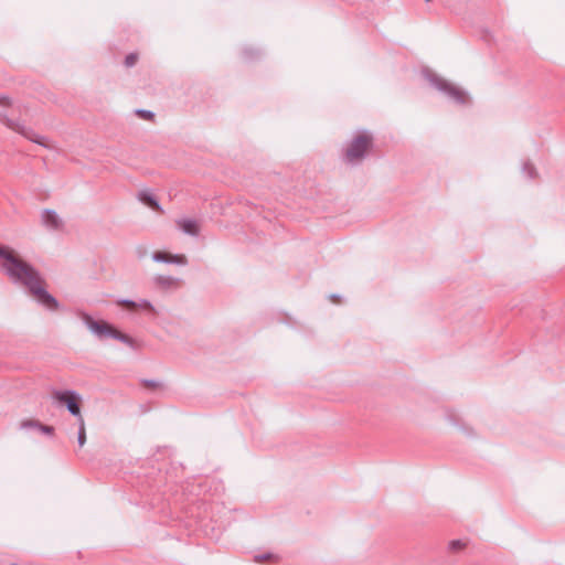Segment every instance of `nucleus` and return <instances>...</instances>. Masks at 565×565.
Segmentation results:
<instances>
[{
	"label": "nucleus",
	"mask_w": 565,
	"mask_h": 565,
	"mask_svg": "<svg viewBox=\"0 0 565 565\" xmlns=\"http://www.w3.org/2000/svg\"><path fill=\"white\" fill-rule=\"evenodd\" d=\"M2 269L13 284L25 287L29 294L46 309L57 310V299L45 289V280L41 273L31 264L19 257L13 250L0 245Z\"/></svg>",
	"instance_id": "f257e3e1"
},
{
	"label": "nucleus",
	"mask_w": 565,
	"mask_h": 565,
	"mask_svg": "<svg viewBox=\"0 0 565 565\" xmlns=\"http://www.w3.org/2000/svg\"><path fill=\"white\" fill-rule=\"evenodd\" d=\"M81 318H82L84 324L89 329V331L93 334H95L98 339L103 340L106 338H111V339L118 340L129 347L135 345V340L131 337L118 331L108 322L96 321L89 315L84 313V312L81 315Z\"/></svg>",
	"instance_id": "f03ea898"
},
{
	"label": "nucleus",
	"mask_w": 565,
	"mask_h": 565,
	"mask_svg": "<svg viewBox=\"0 0 565 565\" xmlns=\"http://www.w3.org/2000/svg\"><path fill=\"white\" fill-rule=\"evenodd\" d=\"M372 138L366 134L356 136L348 146L344 159L348 163H356L361 161L370 148Z\"/></svg>",
	"instance_id": "7ed1b4c3"
},
{
	"label": "nucleus",
	"mask_w": 565,
	"mask_h": 565,
	"mask_svg": "<svg viewBox=\"0 0 565 565\" xmlns=\"http://www.w3.org/2000/svg\"><path fill=\"white\" fill-rule=\"evenodd\" d=\"M0 122L6 125L9 129L22 135L26 139L35 142L42 147H47L44 142V137L36 135L31 128L24 126L20 119H11L6 113H0Z\"/></svg>",
	"instance_id": "20e7f679"
},
{
	"label": "nucleus",
	"mask_w": 565,
	"mask_h": 565,
	"mask_svg": "<svg viewBox=\"0 0 565 565\" xmlns=\"http://www.w3.org/2000/svg\"><path fill=\"white\" fill-rule=\"evenodd\" d=\"M53 397L55 401L64 404L67 411L77 418V422L83 418L81 414V395L74 390L54 391Z\"/></svg>",
	"instance_id": "39448f33"
},
{
	"label": "nucleus",
	"mask_w": 565,
	"mask_h": 565,
	"mask_svg": "<svg viewBox=\"0 0 565 565\" xmlns=\"http://www.w3.org/2000/svg\"><path fill=\"white\" fill-rule=\"evenodd\" d=\"M430 84L437 88L438 90L446 94L449 98L454 99L458 104H465L467 102V96L463 90L454 86L446 79L439 77L436 74H431L428 77Z\"/></svg>",
	"instance_id": "423d86ee"
},
{
	"label": "nucleus",
	"mask_w": 565,
	"mask_h": 565,
	"mask_svg": "<svg viewBox=\"0 0 565 565\" xmlns=\"http://www.w3.org/2000/svg\"><path fill=\"white\" fill-rule=\"evenodd\" d=\"M42 224L50 231H60L63 228V221L54 210L45 209L41 214Z\"/></svg>",
	"instance_id": "0eeeda50"
},
{
	"label": "nucleus",
	"mask_w": 565,
	"mask_h": 565,
	"mask_svg": "<svg viewBox=\"0 0 565 565\" xmlns=\"http://www.w3.org/2000/svg\"><path fill=\"white\" fill-rule=\"evenodd\" d=\"M152 259L157 263L186 265L188 259L184 255H170L164 252H156L152 254Z\"/></svg>",
	"instance_id": "6e6552de"
},
{
	"label": "nucleus",
	"mask_w": 565,
	"mask_h": 565,
	"mask_svg": "<svg viewBox=\"0 0 565 565\" xmlns=\"http://www.w3.org/2000/svg\"><path fill=\"white\" fill-rule=\"evenodd\" d=\"M153 282L158 288L169 290L177 288L180 279L172 276L158 275L153 278Z\"/></svg>",
	"instance_id": "1a4fd4ad"
},
{
	"label": "nucleus",
	"mask_w": 565,
	"mask_h": 565,
	"mask_svg": "<svg viewBox=\"0 0 565 565\" xmlns=\"http://www.w3.org/2000/svg\"><path fill=\"white\" fill-rule=\"evenodd\" d=\"M178 227L182 230L183 233L196 236L199 235V226L195 220L192 218H181L177 221Z\"/></svg>",
	"instance_id": "9d476101"
},
{
	"label": "nucleus",
	"mask_w": 565,
	"mask_h": 565,
	"mask_svg": "<svg viewBox=\"0 0 565 565\" xmlns=\"http://www.w3.org/2000/svg\"><path fill=\"white\" fill-rule=\"evenodd\" d=\"M138 198L139 200L145 203L146 205H148L149 207L158 211V212H163L161 205L159 204V202L157 201V199L148 191H141L139 194H138Z\"/></svg>",
	"instance_id": "9b49d317"
},
{
	"label": "nucleus",
	"mask_w": 565,
	"mask_h": 565,
	"mask_svg": "<svg viewBox=\"0 0 565 565\" xmlns=\"http://www.w3.org/2000/svg\"><path fill=\"white\" fill-rule=\"evenodd\" d=\"M77 443H78L79 447H83L84 444L86 443V430H85L84 418H81V420H78Z\"/></svg>",
	"instance_id": "f8f14e48"
},
{
	"label": "nucleus",
	"mask_w": 565,
	"mask_h": 565,
	"mask_svg": "<svg viewBox=\"0 0 565 565\" xmlns=\"http://www.w3.org/2000/svg\"><path fill=\"white\" fill-rule=\"evenodd\" d=\"M522 171L531 180H533L537 177L536 169L530 161H526L523 163Z\"/></svg>",
	"instance_id": "ddd939ff"
},
{
	"label": "nucleus",
	"mask_w": 565,
	"mask_h": 565,
	"mask_svg": "<svg viewBox=\"0 0 565 565\" xmlns=\"http://www.w3.org/2000/svg\"><path fill=\"white\" fill-rule=\"evenodd\" d=\"M137 308H140V309H145V310H149L151 312H156V309L154 307L152 306V303L147 300V299H140L139 301H137V305H136V309Z\"/></svg>",
	"instance_id": "4468645a"
},
{
	"label": "nucleus",
	"mask_w": 565,
	"mask_h": 565,
	"mask_svg": "<svg viewBox=\"0 0 565 565\" xmlns=\"http://www.w3.org/2000/svg\"><path fill=\"white\" fill-rule=\"evenodd\" d=\"M466 544L461 540H452L448 544V550L451 552H458L462 550Z\"/></svg>",
	"instance_id": "2eb2a0df"
},
{
	"label": "nucleus",
	"mask_w": 565,
	"mask_h": 565,
	"mask_svg": "<svg viewBox=\"0 0 565 565\" xmlns=\"http://www.w3.org/2000/svg\"><path fill=\"white\" fill-rule=\"evenodd\" d=\"M136 115L146 120H153V118H154V113H152L151 110H147V109H137Z\"/></svg>",
	"instance_id": "dca6fc26"
},
{
	"label": "nucleus",
	"mask_w": 565,
	"mask_h": 565,
	"mask_svg": "<svg viewBox=\"0 0 565 565\" xmlns=\"http://www.w3.org/2000/svg\"><path fill=\"white\" fill-rule=\"evenodd\" d=\"M137 60H138V55L136 53H130L125 58V65L127 67H131L136 64Z\"/></svg>",
	"instance_id": "f3484780"
},
{
	"label": "nucleus",
	"mask_w": 565,
	"mask_h": 565,
	"mask_svg": "<svg viewBox=\"0 0 565 565\" xmlns=\"http://www.w3.org/2000/svg\"><path fill=\"white\" fill-rule=\"evenodd\" d=\"M118 305L127 307L131 310L136 309L137 301L130 300V299H121L118 301Z\"/></svg>",
	"instance_id": "a211bd4d"
},
{
	"label": "nucleus",
	"mask_w": 565,
	"mask_h": 565,
	"mask_svg": "<svg viewBox=\"0 0 565 565\" xmlns=\"http://www.w3.org/2000/svg\"><path fill=\"white\" fill-rule=\"evenodd\" d=\"M40 425V422L29 419L21 423V428H38Z\"/></svg>",
	"instance_id": "6ab92c4d"
},
{
	"label": "nucleus",
	"mask_w": 565,
	"mask_h": 565,
	"mask_svg": "<svg viewBox=\"0 0 565 565\" xmlns=\"http://www.w3.org/2000/svg\"><path fill=\"white\" fill-rule=\"evenodd\" d=\"M38 429L43 434L52 435L54 433V428L52 426L43 425L40 423Z\"/></svg>",
	"instance_id": "aec40b11"
},
{
	"label": "nucleus",
	"mask_w": 565,
	"mask_h": 565,
	"mask_svg": "<svg viewBox=\"0 0 565 565\" xmlns=\"http://www.w3.org/2000/svg\"><path fill=\"white\" fill-rule=\"evenodd\" d=\"M143 384L148 387H151V388H156L158 387L160 384L153 380H145L143 381Z\"/></svg>",
	"instance_id": "412c9836"
},
{
	"label": "nucleus",
	"mask_w": 565,
	"mask_h": 565,
	"mask_svg": "<svg viewBox=\"0 0 565 565\" xmlns=\"http://www.w3.org/2000/svg\"><path fill=\"white\" fill-rule=\"evenodd\" d=\"M0 105L2 106H9L10 105V98L6 95H0Z\"/></svg>",
	"instance_id": "4be33fe9"
},
{
	"label": "nucleus",
	"mask_w": 565,
	"mask_h": 565,
	"mask_svg": "<svg viewBox=\"0 0 565 565\" xmlns=\"http://www.w3.org/2000/svg\"><path fill=\"white\" fill-rule=\"evenodd\" d=\"M270 557H271V554L267 553V554H263V555H257V556H255V559H256L257 562H259V561L268 559V558H270Z\"/></svg>",
	"instance_id": "5701e85b"
},
{
	"label": "nucleus",
	"mask_w": 565,
	"mask_h": 565,
	"mask_svg": "<svg viewBox=\"0 0 565 565\" xmlns=\"http://www.w3.org/2000/svg\"><path fill=\"white\" fill-rule=\"evenodd\" d=\"M254 53L255 52L253 50H245L244 51V54H245L246 58H252Z\"/></svg>",
	"instance_id": "b1692460"
}]
</instances>
